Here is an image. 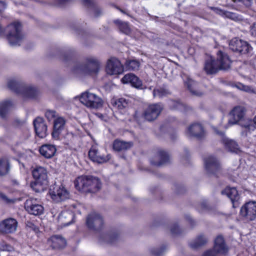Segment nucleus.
Instances as JSON below:
<instances>
[{
  "mask_svg": "<svg viewBox=\"0 0 256 256\" xmlns=\"http://www.w3.org/2000/svg\"><path fill=\"white\" fill-rule=\"evenodd\" d=\"M232 2L233 7L240 11L242 10L244 8H250L252 4V0H232Z\"/></svg>",
  "mask_w": 256,
  "mask_h": 256,
  "instance_id": "33",
  "label": "nucleus"
},
{
  "mask_svg": "<svg viewBox=\"0 0 256 256\" xmlns=\"http://www.w3.org/2000/svg\"><path fill=\"white\" fill-rule=\"evenodd\" d=\"M84 6L92 9L95 17H98L101 14L100 9L92 0H82Z\"/></svg>",
  "mask_w": 256,
  "mask_h": 256,
  "instance_id": "36",
  "label": "nucleus"
},
{
  "mask_svg": "<svg viewBox=\"0 0 256 256\" xmlns=\"http://www.w3.org/2000/svg\"><path fill=\"white\" fill-rule=\"evenodd\" d=\"M187 134L190 136L198 139L202 138L204 135V132L202 126L198 123L191 124L188 128Z\"/></svg>",
  "mask_w": 256,
  "mask_h": 256,
  "instance_id": "22",
  "label": "nucleus"
},
{
  "mask_svg": "<svg viewBox=\"0 0 256 256\" xmlns=\"http://www.w3.org/2000/svg\"><path fill=\"white\" fill-rule=\"evenodd\" d=\"M10 166L8 160L6 158L0 159V175L3 176L8 173Z\"/></svg>",
  "mask_w": 256,
  "mask_h": 256,
  "instance_id": "39",
  "label": "nucleus"
},
{
  "mask_svg": "<svg viewBox=\"0 0 256 256\" xmlns=\"http://www.w3.org/2000/svg\"><path fill=\"white\" fill-rule=\"evenodd\" d=\"M158 156L160 158L159 162H155L153 160H150V163L152 165L156 166H160L166 163L169 161V156L166 152L164 150H160L158 152Z\"/></svg>",
  "mask_w": 256,
  "mask_h": 256,
  "instance_id": "32",
  "label": "nucleus"
},
{
  "mask_svg": "<svg viewBox=\"0 0 256 256\" xmlns=\"http://www.w3.org/2000/svg\"><path fill=\"white\" fill-rule=\"evenodd\" d=\"M214 130L217 134L222 138V142L226 149L231 152H237L238 150V145L236 142L224 137V134L223 132L219 131L216 128H214Z\"/></svg>",
  "mask_w": 256,
  "mask_h": 256,
  "instance_id": "24",
  "label": "nucleus"
},
{
  "mask_svg": "<svg viewBox=\"0 0 256 256\" xmlns=\"http://www.w3.org/2000/svg\"><path fill=\"white\" fill-rule=\"evenodd\" d=\"M185 84L187 86L190 92L194 95L200 96L202 95V92L198 90V83L188 78L187 80L184 82Z\"/></svg>",
  "mask_w": 256,
  "mask_h": 256,
  "instance_id": "30",
  "label": "nucleus"
},
{
  "mask_svg": "<svg viewBox=\"0 0 256 256\" xmlns=\"http://www.w3.org/2000/svg\"><path fill=\"white\" fill-rule=\"evenodd\" d=\"M0 198L3 202L7 204H10L14 202V200H13L8 198L5 194L2 192L0 193Z\"/></svg>",
  "mask_w": 256,
  "mask_h": 256,
  "instance_id": "50",
  "label": "nucleus"
},
{
  "mask_svg": "<svg viewBox=\"0 0 256 256\" xmlns=\"http://www.w3.org/2000/svg\"><path fill=\"white\" fill-rule=\"evenodd\" d=\"M74 56V51L72 50L62 54V59L64 62H68Z\"/></svg>",
  "mask_w": 256,
  "mask_h": 256,
  "instance_id": "47",
  "label": "nucleus"
},
{
  "mask_svg": "<svg viewBox=\"0 0 256 256\" xmlns=\"http://www.w3.org/2000/svg\"><path fill=\"white\" fill-rule=\"evenodd\" d=\"M104 224L102 216L95 212L90 214L86 219V225L87 227L94 230H100Z\"/></svg>",
  "mask_w": 256,
  "mask_h": 256,
  "instance_id": "12",
  "label": "nucleus"
},
{
  "mask_svg": "<svg viewBox=\"0 0 256 256\" xmlns=\"http://www.w3.org/2000/svg\"><path fill=\"white\" fill-rule=\"evenodd\" d=\"M100 62L94 56L86 57L82 63L76 62L72 68L76 74H92L98 72Z\"/></svg>",
  "mask_w": 256,
  "mask_h": 256,
  "instance_id": "3",
  "label": "nucleus"
},
{
  "mask_svg": "<svg viewBox=\"0 0 256 256\" xmlns=\"http://www.w3.org/2000/svg\"><path fill=\"white\" fill-rule=\"evenodd\" d=\"M229 46L232 50L241 54H250L252 50V47L248 42L236 38L230 41Z\"/></svg>",
  "mask_w": 256,
  "mask_h": 256,
  "instance_id": "9",
  "label": "nucleus"
},
{
  "mask_svg": "<svg viewBox=\"0 0 256 256\" xmlns=\"http://www.w3.org/2000/svg\"><path fill=\"white\" fill-rule=\"evenodd\" d=\"M208 242V238L203 234H200L190 244V246L194 248H196L204 245Z\"/></svg>",
  "mask_w": 256,
  "mask_h": 256,
  "instance_id": "35",
  "label": "nucleus"
},
{
  "mask_svg": "<svg viewBox=\"0 0 256 256\" xmlns=\"http://www.w3.org/2000/svg\"><path fill=\"white\" fill-rule=\"evenodd\" d=\"M118 236L115 233H106L100 234L98 242L100 244H113L117 240Z\"/></svg>",
  "mask_w": 256,
  "mask_h": 256,
  "instance_id": "29",
  "label": "nucleus"
},
{
  "mask_svg": "<svg viewBox=\"0 0 256 256\" xmlns=\"http://www.w3.org/2000/svg\"><path fill=\"white\" fill-rule=\"evenodd\" d=\"M228 171L230 179L233 182H236V178L239 176L240 168L238 167H236V169L230 168Z\"/></svg>",
  "mask_w": 256,
  "mask_h": 256,
  "instance_id": "44",
  "label": "nucleus"
},
{
  "mask_svg": "<svg viewBox=\"0 0 256 256\" xmlns=\"http://www.w3.org/2000/svg\"><path fill=\"white\" fill-rule=\"evenodd\" d=\"M36 134L40 138H44L47 135V126L44 119L36 118L33 122Z\"/></svg>",
  "mask_w": 256,
  "mask_h": 256,
  "instance_id": "17",
  "label": "nucleus"
},
{
  "mask_svg": "<svg viewBox=\"0 0 256 256\" xmlns=\"http://www.w3.org/2000/svg\"><path fill=\"white\" fill-rule=\"evenodd\" d=\"M152 94L154 97L162 98L168 96L170 92L167 90L160 88L154 89Z\"/></svg>",
  "mask_w": 256,
  "mask_h": 256,
  "instance_id": "42",
  "label": "nucleus"
},
{
  "mask_svg": "<svg viewBox=\"0 0 256 256\" xmlns=\"http://www.w3.org/2000/svg\"><path fill=\"white\" fill-rule=\"evenodd\" d=\"M114 23L118 26L120 30L122 33L126 34H129L130 33V28L128 23L123 22L119 20H115Z\"/></svg>",
  "mask_w": 256,
  "mask_h": 256,
  "instance_id": "38",
  "label": "nucleus"
},
{
  "mask_svg": "<svg viewBox=\"0 0 256 256\" xmlns=\"http://www.w3.org/2000/svg\"><path fill=\"white\" fill-rule=\"evenodd\" d=\"M166 249V246H162L160 248H152L150 252L154 256H161L164 253Z\"/></svg>",
  "mask_w": 256,
  "mask_h": 256,
  "instance_id": "46",
  "label": "nucleus"
},
{
  "mask_svg": "<svg viewBox=\"0 0 256 256\" xmlns=\"http://www.w3.org/2000/svg\"><path fill=\"white\" fill-rule=\"evenodd\" d=\"M238 88L240 89V90H242L244 91H248V86H246L244 85H242V84H240L238 87Z\"/></svg>",
  "mask_w": 256,
  "mask_h": 256,
  "instance_id": "55",
  "label": "nucleus"
},
{
  "mask_svg": "<svg viewBox=\"0 0 256 256\" xmlns=\"http://www.w3.org/2000/svg\"><path fill=\"white\" fill-rule=\"evenodd\" d=\"M214 248L218 254H224L228 252V248L222 236H219L216 237Z\"/></svg>",
  "mask_w": 256,
  "mask_h": 256,
  "instance_id": "27",
  "label": "nucleus"
},
{
  "mask_svg": "<svg viewBox=\"0 0 256 256\" xmlns=\"http://www.w3.org/2000/svg\"><path fill=\"white\" fill-rule=\"evenodd\" d=\"M8 86L10 90L14 92L22 94L27 98H35L39 94V92L36 88L26 86L24 84L14 80H9Z\"/></svg>",
  "mask_w": 256,
  "mask_h": 256,
  "instance_id": "5",
  "label": "nucleus"
},
{
  "mask_svg": "<svg viewBox=\"0 0 256 256\" xmlns=\"http://www.w3.org/2000/svg\"><path fill=\"white\" fill-rule=\"evenodd\" d=\"M140 66V63L136 60H128L125 62V66L127 70H136Z\"/></svg>",
  "mask_w": 256,
  "mask_h": 256,
  "instance_id": "40",
  "label": "nucleus"
},
{
  "mask_svg": "<svg viewBox=\"0 0 256 256\" xmlns=\"http://www.w3.org/2000/svg\"><path fill=\"white\" fill-rule=\"evenodd\" d=\"M52 200L56 202L64 201L70 198L69 192L62 184H54L50 190Z\"/></svg>",
  "mask_w": 256,
  "mask_h": 256,
  "instance_id": "8",
  "label": "nucleus"
},
{
  "mask_svg": "<svg viewBox=\"0 0 256 256\" xmlns=\"http://www.w3.org/2000/svg\"><path fill=\"white\" fill-rule=\"evenodd\" d=\"M204 162L207 172L218 176L221 172V166L218 159L213 156H209L204 158Z\"/></svg>",
  "mask_w": 256,
  "mask_h": 256,
  "instance_id": "10",
  "label": "nucleus"
},
{
  "mask_svg": "<svg viewBox=\"0 0 256 256\" xmlns=\"http://www.w3.org/2000/svg\"><path fill=\"white\" fill-rule=\"evenodd\" d=\"M254 124L256 126V116H254L253 120Z\"/></svg>",
  "mask_w": 256,
  "mask_h": 256,
  "instance_id": "59",
  "label": "nucleus"
},
{
  "mask_svg": "<svg viewBox=\"0 0 256 256\" xmlns=\"http://www.w3.org/2000/svg\"><path fill=\"white\" fill-rule=\"evenodd\" d=\"M231 63L232 61L228 55L222 50H218L216 60L210 58L206 61L204 70L208 74H214L220 70H228Z\"/></svg>",
  "mask_w": 256,
  "mask_h": 256,
  "instance_id": "1",
  "label": "nucleus"
},
{
  "mask_svg": "<svg viewBox=\"0 0 256 256\" xmlns=\"http://www.w3.org/2000/svg\"><path fill=\"white\" fill-rule=\"evenodd\" d=\"M222 194H226L230 200L234 208L238 206L240 196L235 188H227L222 192Z\"/></svg>",
  "mask_w": 256,
  "mask_h": 256,
  "instance_id": "23",
  "label": "nucleus"
},
{
  "mask_svg": "<svg viewBox=\"0 0 256 256\" xmlns=\"http://www.w3.org/2000/svg\"><path fill=\"white\" fill-rule=\"evenodd\" d=\"M115 106L119 110H123L128 106V100L124 98H120L115 102Z\"/></svg>",
  "mask_w": 256,
  "mask_h": 256,
  "instance_id": "45",
  "label": "nucleus"
},
{
  "mask_svg": "<svg viewBox=\"0 0 256 256\" xmlns=\"http://www.w3.org/2000/svg\"><path fill=\"white\" fill-rule=\"evenodd\" d=\"M177 193H178V194H181V193H182V192H177Z\"/></svg>",
  "mask_w": 256,
  "mask_h": 256,
  "instance_id": "60",
  "label": "nucleus"
},
{
  "mask_svg": "<svg viewBox=\"0 0 256 256\" xmlns=\"http://www.w3.org/2000/svg\"><path fill=\"white\" fill-rule=\"evenodd\" d=\"M74 218V214L69 211L62 212L60 216V218L65 226L70 224L72 222Z\"/></svg>",
  "mask_w": 256,
  "mask_h": 256,
  "instance_id": "34",
  "label": "nucleus"
},
{
  "mask_svg": "<svg viewBox=\"0 0 256 256\" xmlns=\"http://www.w3.org/2000/svg\"><path fill=\"white\" fill-rule=\"evenodd\" d=\"M12 106V102L10 100L4 101L0 104V116L2 118L6 117L10 108Z\"/></svg>",
  "mask_w": 256,
  "mask_h": 256,
  "instance_id": "37",
  "label": "nucleus"
},
{
  "mask_svg": "<svg viewBox=\"0 0 256 256\" xmlns=\"http://www.w3.org/2000/svg\"><path fill=\"white\" fill-rule=\"evenodd\" d=\"M170 232L172 234H178L182 233L180 228L176 224H174L171 228Z\"/></svg>",
  "mask_w": 256,
  "mask_h": 256,
  "instance_id": "49",
  "label": "nucleus"
},
{
  "mask_svg": "<svg viewBox=\"0 0 256 256\" xmlns=\"http://www.w3.org/2000/svg\"><path fill=\"white\" fill-rule=\"evenodd\" d=\"M132 142H125L119 140H115L113 144L114 149L118 152L126 150L132 146Z\"/></svg>",
  "mask_w": 256,
  "mask_h": 256,
  "instance_id": "31",
  "label": "nucleus"
},
{
  "mask_svg": "<svg viewBox=\"0 0 256 256\" xmlns=\"http://www.w3.org/2000/svg\"><path fill=\"white\" fill-rule=\"evenodd\" d=\"M5 33L10 45L12 46H20L24 38L22 24L18 22L8 24L6 28Z\"/></svg>",
  "mask_w": 256,
  "mask_h": 256,
  "instance_id": "4",
  "label": "nucleus"
},
{
  "mask_svg": "<svg viewBox=\"0 0 256 256\" xmlns=\"http://www.w3.org/2000/svg\"><path fill=\"white\" fill-rule=\"evenodd\" d=\"M186 218L191 224H192L193 220L190 216H186Z\"/></svg>",
  "mask_w": 256,
  "mask_h": 256,
  "instance_id": "57",
  "label": "nucleus"
},
{
  "mask_svg": "<svg viewBox=\"0 0 256 256\" xmlns=\"http://www.w3.org/2000/svg\"><path fill=\"white\" fill-rule=\"evenodd\" d=\"M250 32L252 36H256V22L250 26Z\"/></svg>",
  "mask_w": 256,
  "mask_h": 256,
  "instance_id": "52",
  "label": "nucleus"
},
{
  "mask_svg": "<svg viewBox=\"0 0 256 256\" xmlns=\"http://www.w3.org/2000/svg\"><path fill=\"white\" fill-rule=\"evenodd\" d=\"M90 158L94 162L98 164L105 162L109 160L108 156L100 154L97 146H92L88 152Z\"/></svg>",
  "mask_w": 256,
  "mask_h": 256,
  "instance_id": "18",
  "label": "nucleus"
},
{
  "mask_svg": "<svg viewBox=\"0 0 256 256\" xmlns=\"http://www.w3.org/2000/svg\"><path fill=\"white\" fill-rule=\"evenodd\" d=\"M196 209L199 212H203L210 210V206L206 200H202L200 202L195 205Z\"/></svg>",
  "mask_w": 256,
  "mask_h": 256,
  "instance_id": "41",
  "label": "nucleus"
},
{
  "mask_svg": "<svg viewBox=\"0 0 256 256\" xmlns=\"http://www.w3.org/2000/svg\"><path fill=\"white\" fill-rule=\"evenodd\" d=\"M66 122V120L63 117H58L54 120L53 131L52 135L53 138L58 140L60 138Z\"/></svg>",
  "mask_w": 256,
  "mask_h": 256,
  "instance_id": "19",
  "label": "nucleus"
},
{
  "mask_svg": "<svg viewBox=\"0 0 256 256\" xmlns=\"http://www.w3.org/2000/svg\"><path fill=\"white\" fill-rule=\"evenodd\" d=\"M209 8L217 14L235 21L240 20L242 19L240 15L233 12L224 10L216 7L210 6Z\"/></svg>",
  "mask_w": 256,
  "mask_h": 256,
  "instance_id": "25",
  "label": "nucleus"
},
{
  "mask_svg": "<svg viewBox=\"0 0 256 256\" xmlns=\"http://www.w3.org/2000/svg\"><path fill=\"white\" fill-rule=\"evenodd\" d=\"M24 208L30 214L34 216L40 215L44 211L43 206L40 204L37 199L30 198L24 202Z\"/></svg>",
  "mask_w": 256,
  "mask_h": 256,
  "instance_id": "14",
  "label": "nucleus"
},
{
  "mask_svg": "<svg viewBox=\"0 0 256 256\" xmlns=\"http://www.w3.org/2000/svg\"><path fill=\"white\" fill-rule=\"evenodd\" d=\"M163 106L160 103L149 105L144 112V118L148 122L156 120L163 110Z\"/></svg>",
  "mask_w": 256,
  "mask_h": 256,
  "instance_id": "11",
  "label": "nucleus"
},
{
  "mask_svg": "<svg viewBox=\"0 0 256 256\" xmlns=\"http://www.w3.org/2000/svg\"><path fill=\"white\" fill-rule=\"evenodd\" d=\"M32 176L35 180L31 183V187L36 192L44 190L48 185V172L44 167H38L32 170Z\"/></svg>",
  "mask_w": 256,
  "mask_h": 256,
  "instance_id": "6",
  "label": "nucleus"
},
{
  "mask_svg": "<svg viewBox=\"0 0 256 256\" xmlns=\"http://www.w3.org/2000/svg\"><path fill=\"white\" fill-rule=\"evenodd\" d=\"M6 7V2L3 0H0V12L5 10Z\"/></svg>",
  "mask_w": 256,
  "mask_h": 256,
  "instance_id": "53",
  "label": "nucleus"
},
{
  "mask_svg": "<svg viewBox=\"0 0 256 256\" xmlns=\"http://www.w3.org/2000/svg\"><path fill=\"white\" fill-rule=\"evenodd\" d=\"M176 134H172L170 135V138L173 140H174V138H176Z\"/></svg>",
  "mask_w": 256,
  "mask_h": 256,
  "instance_id": "58",
  "label": "nucleus"
},
{
  "mask_svg": "<svg viewBox=\"0 0 256 256\" xmlns=\"http://www.w3.org/2000/svg\"><path fill=\"white\" fill-rule=\"evenodd\" d=\"M18 222L13 218H8L0 222V232L2 234H12L16 232Z\"/></svg>",
  "mask_w": 256,
  "mask_h": 256,
  "instance_id": "15",
  "label": "nucleus"
},
{
  "mask_svg": "<svg viewBox=\"0 0 256 256\" xmlns=\"http://www.w3.org/2000/svg\"><path fill=\"white\" fill-rule=\"evenodd\" d=\"M46 117L48 121H51L56 117V112L53 110H48L45 114Z\"/></svg>",
  "mask_w": 256,
  "mask_h": 256,
  "instance_id": "48",
  "label": "nucleus"
},
{
  "mask_svg": "<svg viewBox=\"0 0 256 256\" xmlns=\"http://www.w3.org/2000/svg\"><path fill=\"white\" fill-rule=\"evenodd\" d=\"M218 253L214 248L210 249L206 251L202 254V256H216Z\"/></svg>",
  "mask_w": 256,
  "mask_h": 256,
  "instance_id": "51",
  "label": "nucleus"
},
{
  "mask_svg": "<svg viewBox=\"0 0 256 256\" xmlns=\"http://www.w3.org/2000/svg\"><path fill=\"white\" fill-rule=\"evenodd\" d=\"M106 72L110 75H116L122 74L124 68L120 62L116 58H112L107 63Z\"/></svg>",
  "mask_w": 256,
  "mask_h": 256,
  "instance_id": "16",
  "label": "nucleus"
},
{
  "mask_svg": "<svg viewBox=\"0 0 256 256\" xmlns=\"http://www.w3.org/2000/svg\"><path fill=\"white\" fill-rule=\"evenodd\" d=\"M52 247L54 249L63 248L66 244V239L61 236L55 235L51 237Z\"/></svg>",
  "mask_w": 256,
  "mask_h": 256,
  "instance_id": "28",
  "label": "nucleus"
},
{
  "mask_svg": "<svg viewBox=\"0 0 256 256\" xmlns=\"http://www.w3.org/2000/svg\"><path fill=\"white\" fill-rule=\"evenodd\" d=\"M240 215L249 220H254L256 218V202L250 201L246 202L240 208Z\"/></svg>",
  "mask_w": 256,
  "mask_h": 256,
  "instance_id": "13",
  "label": "nucleus"
},
{
  "mask_svg": "<svg viewBox=\"0 0 256 256\" xmlns=\"http://www.w3.org/2000/svg\"><path fill=\"white\" fill-rule=\"evenodd\" d=\"M123 84H130L131 85L138 89H143L142 80L136 75L130 73L126 74L122 79Z\"/></svg>",
  "mask_w": 256,
  "mask_h": 256,
  "instance_id": "21",
  "label": "nucleus"
},
{
  "mask_svg": "<svg viewBox=\"0 0 256 256\" xmlns=\"http://www.w3.org/2000/svg\"><path fill=\"white\" fill-rule=\"evenodd\" d=\"M70 0H56L58 5L62 6L70 2Z\"/></svg>",
  "mask_w": 256,
  "mask_h": 256,
  "instance_id": "54",
  "label": "nucleus"
},
{
  "mask_svg": "<svg viewBox=\"0 0 256 256\" xmlns=\"http://www.w3.org/2000/svg\"><path fill=\"white\" fill-rule=\"evenodd\" d=\"M74 186L76 190L82 192L94 193L100 189L101 183L96 177L82 176L75 180Z\"/></svg>",
  "mask_w": 256,
  "mask_h": 256,
  "instance_id": "2",
  "label": "nucleus"
},
{
  "mask_svg": "<svg viewBox=\"0 0 256 256\" xmlns=\"http://www.w3.org/2000/svg\"><path fill=\"white\" fill-rule=\"evenodd\" d=\"M56 149L54 146L46 144L42 145L39 149L40 154L46 158H52L56 154Z\"/></svg>",
  "mask_w": 256,
  "mask_h": 256,
  "instance_id": "26",
  "label": "nucleus"
},
{
  "mask_svg": "<svg viewBox=\"0 0 256 256\" xmlns=\"http://www.w3.org/2000/svg\"><path fill=\"white\" fill-rule=\"evenodd\" d=\"M245 114L244 109L242 106L234 107L230 114V118L228 123L230 124H234L241 120Z\"/></svg>",
  "mask_w": 256,
  "mask_h": 256,
  "instance_id": "20",
  "label": "nucleus"
},
{
  "mask_svg": "<svg viewBox=\"0 0 256 256\" xmlns=\"http://www.w3.org/2000/svg\"><path fill=\"white\" fill-rule=\"evenodd\" d=\"M80 100L83 104L90 108L97 109L101 108L103 104V100L101 98L89 92L82 93Z\"/></svg>",
  "mask_w": 256,
  "mask_h": 256,
  "instance_id": "7",
  "label": "nucleus"
},
{
  "mask_svg": "<svg viewBox=\"0 0 256 256\" xmlns=\"http://www.w3.org/2000/svg\"><path fill=\"white\" fill-rule=\"evenodd\" d=\"M243 128L244 130L242 132V134L244 136H247L248 134H250L251 132L254 131L256 128L255 126L254 125L252 122L244 125Z\"/></svg>",
  "mask_w": 256,
  "mask_h": 256,
  "instance_id": "43",
  "label": "nucleus"
},
{
  "mask_svg": "<svg viewBox=\"0 0 256 256\" xmlns=\"http://www.w3.org/2000/svg\"><path fill=\"white\" fill-rule=\"evenodd\" d=\"M116 8V9H118V10H119L121 12H122V14H126L127 16H130L127 13L125 10H124L118 7V6H115Z\"/></svg>",
  "mask_w": 256,
  "mask_h": 256,
  "instance_id": "56",
  "label": "nucleus"
}]
</instances>
